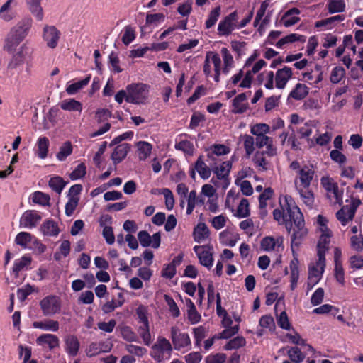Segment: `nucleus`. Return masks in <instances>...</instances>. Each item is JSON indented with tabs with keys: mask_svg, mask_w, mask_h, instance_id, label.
<instances>
[{
	"mask_svg": "<svg viewBox=\"0 0 363 363\" xmlns=\"http://www.w3.org/2000/svg\"><path fill=\"white\" fill-rule=\"evenodd\" d=\"M40 309L45 316H52L61 311L60 298L50 295L45 296L40 301Z\"/></svg>",
	"mask_w": 363,
	"mask_h": 363,
	"instance_id": "423d86ee",
	"label": "nucleus"
},
{
	"mask_svg": "<svg viewBox=\"0 0 363 363\" xmlns=\"http://www.w3.org/2000/svg\"><path fill=\"white\" fill-rule=\"evenodd\" d=\"M255 146L261 149L266 147V150H263L269 157H273L277 155V148L274 146L273 138L267 135L257 136L255 138Z\"/></svg>",
	"mask_w": 363,
	"mask_h": 363,
	"instance_id": "dca6fc26",
	"label": "nucleus"
},
{
	"mask_svg": "<svg viewBox=\"0 0 363 363\" xmlns=\"http://www.w3.org/2000/svg\"><path fill=\"white\" fill-rule=\"evenodd\" d=\"M174 147L176 150H181L189 156H191L194 154V145L191 142L187 140H184L179 141V143H176Z\"/></svg>",
	"mask_w": 363,
	"mask_h": 363,
	"instance_id": "603ef678",
	"label": "nucleus"
},
{
	"mask_svg": "<svg viewBox=\"0 0 363 363\" xmlns=\"http://www.w3.org/2000/svg\"><path fill=\"white\" fill-rule=\"evenodd\" d=\"M293 72L291 68L284 66L282 69H279L275 75V86L277 89H283L289 80L292 77Z\"/></svg>",
	"mask_w": 363,
	"mask_h": 363,
	"instance_id": "f3484780",
	"label": "nucleus"
},
{
	"mask_svg": "<svg viewBox=\"0 0 363 363\" xmlns=\"http://www.w3.org/2000/svg\"><path fill=\"white\" fill-rule=\"evenodd\" d=\"M195 169L203 179H208L211 177V169L204 162L202 155L198 157L195 163Z\"/></svg>",
	"mask_w": 363,
	"mask_h": 363,
	"instance_id": "c9c22d12",
	"label": "nucleus"
},
{
	"mask_svg": "<svg viewBox=\"0 0 363 363\" xmlns=\"http://www.w3.org/2000/svg\"><path fill=\"white\" fill-rule=\"evenodd\" d=\"M43 0H26V5L30 11V13L36 18L39 21L43 19V10L41 6V1Z\"/></svg>",
	"mask_w": 363,
	"mask_h": 363,
	"instance_id": "cd10ccee",
	"label": "nucleus"
},
{
	"mask_svg": "<svg viewBox=\"0 0 363 363\" xmlns=\"http://www.w3.org/2000/svg\"><path fill=\"white\" fill-rule=\"evenodd\" d=\"M220 14V7L216 6L209 13L207 20L206 21L205 26L207 29L213 27L218 21Z\"/></svg>",
	"mask_w": 363,
	"mask_h": 363,
	"instance_id": "bf43d9fd",
	"label": "nucleus"
},
{
	"mask_svg": "<svg viewBox=\"0 0 363 363\" xmlns=\"http://www.w3.org/2000/svg\"><path fill=\"white\" fill-rule=\"evenodd\" d=\"M24 61V56L23 52H18L13 55L9 62L7 65L8 69H17L19 66L22 65Z\"/></svg>",
	"mask_w": 363,
	"mask_h": 363,
	"instance_id": "e2e57ef3",
	"label": "nucleus"
},
{
	"mask_svg": "<svg viewBox=\"0 0 363 363\" xmlns=\"http://www.w3.org/2000/svg\"><path fill=\"white\" fill-rule=\"evenodd\" d=\"M186 305L188 307L189 320L192 324L197 323L201 319V315L198 313L194 303L191 299H187Z\"/></svg>",
	"mask_w": 363,
	"mask_h": 363,
	"instance_id": "3c124183",
	"label": "nucleus"
},
{
	"mask_svg": "<svg viewBox=\"0 0 363 363\" xmlns=\"http://www.w3.org/2000/svg\"><path fill=\"white\" fill-rule=\"evenodd\" d=\"M40 229L45 236L55 237L57 236L60 233L57 223L52 219L45 220Z\"/></svg>",
	"mask_w": 363,
	"mask_h": 363,
	"instance_id": "aec40b11",
	"label": "nucleus"
},
{
	"mask_svg": "<svg viewBox=\"0 0 363 363\" xmlns=\"http://www.w3.org/2000/svg\"><path fill=\"white\" fill-rule=\"evenodd\" d=\"M171 339L174 348L176 350H181L182 348L191 347L189 335L186 333H181L176 326L171 328Z\"/></svg>",
	"mask_w": 363,
	"mask_h": 363,
	"instance_id": "9d476101",
	"label": "nucleus"
},
{
	"mask_svg": "<svg viewBox=\"0 0 363 363\" xmlns=\"http://www.w3.org/2000/svg\"><path fill=\"white\" fill-rule=\"evenodd\" d=\"M49 145L50 141L47 137H40L36 143L35 155L40 159L46 158Z\"/></svg>",
	"mask_w": 363,
	"mask_h": 363,
	"instance_id": "c85d7f7f",
	"label": "nucleus"
},
{
	"mask_svg": "<svg viewBox=\"0 0 363 363\" xmlns=\"http://www.w3.org/2000/svg\"><path fill=\"white\" fill-rule=\"evenodd\" d=\"M287 354L290 360L294 363H301L306 357L298 347L290 348L287 352Z\"/></svg>",
	"mask_w": 363,
	"mask_h": 363,
	"instance_id": "8fccbe9b",
	"label": "nucleus"
},
{
	"mask_svg": "<svg viewBox=\"0 0 363 363\" xmlns=\"http://www.w3.org/2000/svg\"><path fill=\"white\" fill-rule=\"evenodd\" d=\"M110 347L104 342H91L86 350V354L88 357H94L101 352L109 351Z\"/></svg>",
	"mask_w": 363,
	"mask_h": 363,
	"instance_id": "c756f323",
	"label": "nucleus"
},
{
	"mask_svg": "<svg viewBox=\"0 0 363 363\" xmlns=\"http://www.w3.org/2000/svg\"><path fill=\"white\" fill-rule=\"evenodd\" d=\"M326 6L328 13L333 14L345 11L346 4L344 0H329Z\"/></svg>",
	"mask_w": 363,
	"mask_h": 363,
	"instance_id": "ea45409f",
	"label": "nucleus"
},
{
	"mask_svg": "<svg viewBox=\"0 0 363 363\" xmlns=\"http://www.w3.org/2000/svg\"><path fill=\"white\" fill-rule=\"evenodd\" d=\"M33 327L45 331L57 332L59 330L60 324L57 320L45 319L43 321L33 322Z\"/></svg>",
	"mask_w": 363,
	"mask_h": 363,
	"instance_id": "5701e85b",
	"label": "nucleus"
},
{
	"mask_svg": "<svg viewBox=\"0 0 363 363\" xmlns=\"http://www.w3.org/2000/svg\"><path fill=\"white\" fill-rule=\"evenodd\" d=\"M279 203L280 208L273 211V218L279 225H284L289 233L292 232L291 247L294 253L308 235L303 215L291 196L286 195Z\"/></svg>",
	"mask_w": 363,
	"mask_h": 363,
	"instance_id": "f257e3e1",
	"label": "nucleus"
},
{
	"mask_svg": "<svg viewBox=\"0 0 363 363\" xmlns=\"http://www.w3.org/2000/svg\"><path fill=\"white\" fill-rule=\"evenodd\" d=\"M73 148L71 142L66 141L60 147L59 152L56 155V157L60 161H65L66 158L72 152Z\"/></svg>",
	"mask_w": 363,
	"mask_h": 363,
	"instance_id": "49530a36",
	"label": "nucleus"
},
{
	"mask_svg": "<svg viewBox=\"0 0 363 363\" xmlns=\"http://www.w3.org/2000/svg\"><path fill=\"white\" fill-rule=\"evenodd\" d=\"M65 351L69 356H77L79 350L80 343L75 335H67L65 339Z\"/></svg>",
	"mask_w": 363,
	"mask_h": 363,
	"instance_id": "6ab92c4d",
	"label": "nucleus"
},
{
	"mask_svg": "<svg viewBox=\"0 0 363 363\" xmlns=\"http://www.w3.org/2000/svg\"><path fill=\"white\" fill-rule=\"evenodd\" d=\"M315 127V122L309 121L303 123V125L296 129V132L299 134L301 138H307L313 133V129Z\"/></svg>",
	"mask_w": 363,
	"mask_h": 363,
	"instance_id": "09e8293b",
	"label": "nucleus"
},
{
	"mask_svg": "<svg viewBox=\"0 0 363 363\" xmlns=\"http://www.w3.org/2000/svg\"><path fill=\"white\" fill-rule=\"evenodd\" d=\"M34 236L30 233L20 232L17 234L15 238L16 245H20L23 248H27L28 243H31Z\"/></svg>",
	"mask_w": 363,
	"mask_h": 363,
	"instance_id": "a18cd8bd",
	"label": "nucleus"
},
{
	"mask_svg": "<svg viewBox=\"0 0 363 363\" xmlns=\"http://www.w3.org/2000/svg\"><path fill=\"white\" fill-rule=\"evenodd\" d=\"M60 32L54 26H45L43 28V38L50 48H55L58 44Z\"/></svg>",
	"mask_w": 363,
	"mask_h": 363,
	"instance_id": "2eb2a0df",
	"label": "nucleus"
},
{
	"mask_svg": "<svg viewBox=\"0 0 363 363\" xmlns=\"http://www.w3.org/2000/svg\"><path fill=\"white\" fill-rule=\"evenodd\" d=\"M231 168L232 162L225 161L222 162L219 167H212V170L216 174L217 178L221 180L228 179Z\"/></svg>",
	"mask_w": 363,
	"mask_h": 363,
	"instance_id": "7c9ffc66",
	"label": "nucleus"
},
{
	"mask_svg": "<svg viewBox=\"0 0 363 363\" xmlns=\"http://www.w3.org/2000/svg\"><path fill=\"white\" fill-rule=\"evenodd\" d=\"M172 346L164 337L159 336L156 342L152 346L150 356L158 363H164L171 358Z\"/></svg>",
	"mask_w": 363,
	"mask_h": 363,
	"instance_id": "7ed1b4c3",
	"label": "nucleus"
},
{
	"mask_svg": "<svg viewBox=\"0 0 363 363\" xmlns=\"http://www.w3.org/2000/svg\"><path fill=\"white\" fill-rule=\"evenodd\" d=\"M350 210L347 207L343 206L337 213L336 218L341 223L343 226L348 224L350 221H352L354 218H350Z\"/></svg>",
	"mask_w": 363,
	"mask_h": 363,
	"instance_id": "5fc2aeb1",
	"label": "nucleus"
},
{
	"mask_svg": "<svg viewBox=\"0 0 363 363\" xmlns=\"http://www.w3.org/2000/svg\"><path fill=\"white\" fill-rule=\"evenodd\" d=\"M320 258L316 262L315 266H310L307 281L308 290L312 289L321 279L325 267V259L320 262Z\"/></svg>",
	"mask_w": 363,
	"mask_h": 363,
	"instance_id": "6e6552de",
	"label": "nucleus"
},
{
	"mask_svg": "<svg viewBox=\"0 0 363 363\" xmlns=\"http://www.w3.org/2000/svg\"><path fill=\"white\" fill-rule=\"evenodd\" d=\"M36 343L39 346L47 345L50 350L59 347V338L53 334H42L36 339Z\"/></svg>",
	"mask_w": 363,
	"mask_h": 363,
	"instance_id": "a211bd4d",
	"label": "nucleus"
},
{
	"mask_svg": "<svg viewBox=\"0 0 363 363\" xmlns=\"http://www.w3.org/2000/svg\"><path fill=\"white\" fill-rule=\"evenodd\" d=\"M15 0H8L0 8V18L6 22L11 21L14 16L11 10V5Z\"/></svg>",
	"mask_w": 363,
	"mask_h": 363,
	"instance_id": "37998d69",
	"label": "nucleus"
},
{
	"mask_svg": "<svg viewBox=\"0 0 363 363\" xmlns=\"http://www.w3.org/2000/svg\"><path fill=\"white\" fill-rule=\"evenodd\" d=\"M331 235L332 233L328 228L322 229V234L320 236L317 245V255L318 257L320 258V262H323L324 259H325V253L328 250Z\"/></svg>",
	"mask_w": 363,
	"mask_h": 363,
	"instance_id": "4468645a",
	"label": "nucleus"
},
{
	"mask_svg": "<svg viewBox=\"0 0 363 363\" xmlns=\"http://www.w3.org/2000/svg\"><path fill=\"white\" fill-rule=\"evenodd\" d=\"M67 183L60 177H52L49 181V186L57 194H60Z\"/></svg>",
	"mask_w": 363,
	"mask_h": 363,
	"instance_id": "864d4df0",
	"label": "nucleus"
},
{
	"mask_svg": "<svg viewBox=\"0 0 363 363\" xmlns=\"http://www.w3.org/2000/svg\"><path fill=\"white\" fill-rule=\"evenodd\" d=\"M246 155L250 157L255 152V140L253 136L244 135L241 136Z\"/></svg>",
	"mask_w": 363,
	"mask_h": 363,
	"instance_id": "de8ad7c7",
	"label": "nucleus"
},
{
	"mask_svg": "<svg viewBox=\"0 0 363 363\" xmlns=\"http://www.w3.org/2000/svg\"><path fill=\"white\" fill-rule=\"evenodd\" d=\"M345 15H337L325 19L318 21L315 23V28L324 27L325 30H330L335 27V23L345 20Z\"/></svg>",
	"mask_w": 363,
	"mask_h": 363,
	"instance_id": "b1692460",
	"label": "nucleus"
},
{
	"mask_svg": "<svg viewBox=\"0 0 363 363\" xmlns=\"http://www.w3.org/2000/svg\"><path fill=\"white\" fill-rule=\"evenodd\" d=\"M246 100H247V96L245 93H242V94L238 95L233 100V112L235 113H244L247 108V106L245 104Z\"/></svg>",
	"mask_w": 363,
	"mask_h": 363,
	"instance_id": "e433bc0d",
	"label": "nucleus"
},
{
	"mask_svg": "<svg viewBox=\"0 0 363 363\" xmlns=\"http://www.w3.org/2000/svg\"><path fill=\"white\" fill-rule=\"evenodd\" d=\"M209 235V229L204 223H198V225L194 228L193 232L194 240L198 243H201L205 240L208 238Z\"/></svg>",
	"mask_w": 363,
	"mask_h": 363,
	"instance_id": "bb28decb",
	"label": "nucleus"
},
{
	"mask_svg": "<svg viewBox=\"0 0 363 363\" xmlns=\"http://www.w3.org/2000/svg\"><path fill=\"white\" fill-rule=\"evenodd\" d=\"M269 130V126L265 123H257L250 128V133L255 135V137L265 135Z\"/></svg>",
	"mask_w": 363,
	"mask_h": 363,
	"instance_id": "680f3d73",
	"label": "nucleus"
},
{
	"mask_svg": "<svg viewBox=\"0 0 363 363\" xmlns=\"http://www.w3.org/2000/svg\"><path fill=\"white\" fill-rule=\"evenodd\" d=\"M308 90L306 85L298 83L289 93L288 99L292 98L295 100H302L308 94Z\"/></svg>",
	"mask_w": 363,
	"mask_h": 363,
	"instance_id": "2f4dec72",
	"label": "nucleus"
},
{
	"mask_svg": "<svg viewBox=\"0 0 363 363\" xmlns=\"http://www.w3.org/2000/svg\"><path fill=\"white\" fill-rule=\"evenodd\" d=\"M345 75V70L341 66H337L332 69L330 79L333 84L339 83Z\"/></svg>",
	"mask_w": 363,
	"mask_h": 363,
	"instance_id": "052dcab7",
	"label": "nucleus"
},
{
	"mask_svg": "<svg viewBox=\"0 0 363 363\" xmlns=\"http://www.w3.org/2000/svg\"><path fill=\"white\" fill-rule=\"evenodd\" d=\"M249 202L247 199H242L237 209L236 216L239 218H246L250 216Z\"/></svg>",
	"mask_w": 363,
	"mask_h": 363,
	"instance_id": "0e129e2a",
	"label": "nucleus"
},
{
	"mask_svg": "<svg viewBox=\"0 0 363 363\" xmlns=\"http://www.w3.org/2000/svg\"><path fill=\"white\" fill-rule=\"evenodd\" d=\"M138 333L145 345L149 346L152 342L151 335L149 330V324H143L138 328Z\"/></svg>",
	"mask_w": 363,
	"mask_h": 363,
	"instance_id": "69168bd1",
	"label": "nucleus"
},
{
	"mask_svg": "<svg viewBox=\"0 0 363 363\" xmlns=\"http://www.w3.org/2000/svg\"><path fill=\"white\" fill-rule=\"evenodd\" d=\"M32 24V19L26 17L12 27L6 38L4 50L12 52L28 35Z\"/></svg>",
	"mask_w": 363,
	"mask_h": 363,
	"instance_id": "f03ea898",
	"label": "nucleus"
},
{
	"mask_svg": "<svg viewBox=\"0 0 363 363\" xmlns=\"http://www.w3.org/2000/svg\"><path fill=\"white\" fill-rule=\"evenodd\" d=\"M194 337L195 340V345L198 347H201L202 340L206 336V330L203 326H199L197 328H194Z\"/></svg>",
	"mask_w": 363,
	"mask_h": 363,
	"instance_id": "338daca9",
	"label": "nucleus"
},
{
	"mask_svg": "<svg viewBox=\"0 0 363 363\" xmlns=\"http://www.w3.org/2000/svg\"><path fill=\"white\" fill-rule=\"evenodd\" d=\"M300 11L298 9L292 8L283 15L281 21L285 27L294 26L300 21L299 17L295 16V15H298Z\"/></svg>",
	"mask_w": 363,
	"mask_h": 363,
	"instance_id": "393cba45",
	"label": "nucleus"
},
{
	"mask_svg": "<svg viewBox=\"0 0 363 363\" xmlns=\"http://www.w3.org/2000/svg\"><path fill=\"white\" fill-rule=\"evenodd\" d=\"M126 101L133 104H143L148 97L149 86L143 83H133L126 86Z\"/></svg>",
	"mask_w": 363,
	"mask_h": 363,
	"instance_id": "20e7f679",
	"label": "nucleus"
},
{
	"mask_svg": "<svg viewBox=\"0 0 363 363\" xmlns=\"http://www.w3.org/2000/svg\"><path fill=\"white\" fill-rule=\"evenodd\" d=\"M240 239L238 234L233 235L229 230H225L220 233L219 240L220 242L225 245L229 247H234L237 241Z\"/></svg>",
	"mask_w": 363,
	"mask_h": 363,
	"instance_id": "f704fd0d",
	"label": "nucleus"
},
{
	"mask_svg": "<svg viewBox=\"0 0 363 363\" xmlns=\"http://www.w3.org/2000/svg\"><path fill=\"white\" fill-rule=\"evenodd\" d=\"M62 109L69 111H79L82 110V104L74 99H69L62 101L60 104Z\"/></svg>",
	"mask_w": 363,
	"mask_h": 363,
	"instance_id": "79ce46f5",
	"label": "nucleus"
},
{
	"mask_svg": "<svg viewBox=\"0 0 363 363\" xmlns=\"http://www.w3.org/2000/svg\"><path fill=\"white\" fill-rule=\"evenodd\" d=\"M32 201L41 206L49 204L50 196L41 191H35L32 195Z\"/></svg>",
	"mask_w": 363,
	"mask_h": 363,
	"instance_id": "774afa93",
	"label": "nucleus"
},
{
	"mask_svg": "<svg viewBox=\"0 0 363 363\" xmlns=\"http://www.w3.org/2000/svg\"><path fill=\"white\" fill-rule=\"evenodd\" d=\"M290 287L291 290H294L297 286L299 279L298 260L297 258L295 257L290 262Z\"/></svg>",
	"mask_w": 363,
	"mask_h": 363,
	"instance_id": "72a5a7b5",
	"label": "nucleus"
},
{
	"mask_svg": "<svg viewBox=\"0 0 363 363\" xmlns=\"http://www.w3.org/2000/svg\"><path fill=\"white\" fill-rule=\"evenodd\" d=\"M238 20V15L237 11H235L223 20H221L218 26V33L220 36H228L233 30L237 28V23Z\"/></svg>",
	"mask_w": 363,
	"mask_h": 363,
	"instance_id": "0eeeda50",
	"label": "nucleus"
},
{
	"mask_svg": "<svg viewBox=\"0 0 363 363\" xmlns=\"http://www.w3.org/2000/svg\"><path fill=\"white\" fill-rule=\"evenodd\" d=\"M296 189L298 191L303 203L306 206L312 207L314 203V196L313 192L308 189L309 188L298 187Z\"/></svg>",
	"mask_w": 363,
	"mask_h": 363,
	"instance_id": "a19ab883",
	"label": "nucleus"
},
{
	"mask_svg": "<svg viewBox=\"0 0 363 363\" xmlns=\"http://www.w3.org/2000/svg\"><path fill=\"white\" fill-rule=\"evenodd\" d=\"M91 79V75H87L84 79L80 80L77 82H74L69 86H67L66 89V91L69 94H74L77 91H79L80 89L84 88L85 86H86Z\"/></svg>",
	"mask_w": 363,
	"mask_h": 363,
	"instance_id": "c03bdc74",
	"label": "nucleus"
},
{
	"mask_svg": "<svg viewBox=\"0 0 363 363\" xmlns=\"http://www.w3.org/2000/svg\"><path fill=\"white\" fill-rule=\"evenodd\" d=\"M315 172L312 167L303 166L298 171V177L295 179V186L309 188L314 177Z\"/></svg>",
	"mask_w": 363,
	"mask_h": 363,
	"instance_id": "f8f14e48",
	"label": "nucleus"
},
{
	"mask_svg": "<svg viewBox=\"0 0 363 363\" xmlns=\"http://www.w3.org/2000/svg\"><path fill=\"white\" fill-rule=\"evenodd\" d=\"M212 250V247L208 245L194 247V251L198 257L199 263L208 269L211 268L213 263Z\"/></svg>",
	"mask_w": 363,
	"mask_h": 363,
	"instance_id": "1a4fd4ad",
	"label": "nucleus"
},
{
	"mask_svg": "<svg viewBox=\"0 0 363 363\" xmlns=\"http://www.w3.org/2000/svg\"><path fill=\"white\" fill-rule=\"evenodd\" d=\"M222 54L224 67L222 69L223 73L228 74L230 69L233 67L234 60L233 55L230 54L227 48H222L220 50Z\"/></svg>",
	"mask_w": 363,
	"mask_h": 363,
	"instance_id": "58836bf2",
	"label": "nucleus"
},
{
	"mask_svg": "<svg viewBox=\"0 0 363 363\" xmlns=\"http://www.w3.org/2000/svg\"><path fill=\"white\" fill-rule=\"evenodd\" d=\"M267 153L264 151H257L252 158V161L255 166L261 171L268 169L269 162L266 160Z\"/></svg>",
	"mask_w": 363,
	"mask_h": 363,
	"instance_id": "4c0bfd02",
	"label": "nucleus"
},
{
	"mask_svg": "<svg viewBox=\"0 0 363 363\" xmlns=\"http://www.w3.org/2000/svg\"><path fill=\"white\" fill-rule=\"evenodd\" d=\"M246 341L243 337L237 336L228 341L224 346L225 350L238 349L245 345Z\"/></svg>",
	"mask_w": 363,
	"mask_h": 363,
	"instance_id": "4d7b16f0",
	"label": "nucleus"
},
{
	"mask_svg": "<svg viewBox=\"0 0 363 363\" xmlns=\"http://www.w3.org/2000/svg\"><path fill=\"white\" fill-rule=\"evenodd\" d=\"M137 146L139 152L140 160H145L151 153V144L147 142L140 141L138 142Z\"/></svg>",
	"mask_w": 363,
	"mask_h": 363,
	"instance_id": "13d9d810",
	"label": "nucleus"
},
{
	"mask_svg": "<svg viewBox=\"0 0 363 363\" xmlns=\"http://www.w3.org/2000/svg\"><path fill=\"white\" fill-rule=\"evenodd\" d=\"M259 84H263L264 87L267 89H273L274 82H275L274 74L272 71L263 72L260 73L257 77Z\"/></svg>",
	"mask_w": 363,
	"mask_h": 363,
	"instance_id": "473e14b6",
	"label": "nucleus"
},
{
	"mask_svg": "<svg viewBox=\"0 0 363 363\" xmlns=\"http://www.w3.org/2000/svg\"><path fill=\"white\" fill-rule=\"evenodd\" d=\"M32 259L30 256L23 255L20 259L14 261L12 272L15 277L19 276V272L23 269H28V267L31 264Z\"/></svg>",
	"mask_w": 363,
	"mask_h": 363,
	"instance_id": "a878e982",
	"label": "nucleus"
},
{
	"mask_svg": "<svg viewBox=\"0 0 363 363\" xmlns=\"http://www.w3.org/2000/svg\"><path fill=\"white\" fill-rule=\"evenodd\" d=\"M42 220L40 212L35 210L26 211L20 218V226L32 229L35 228Z\"/></svg>",
	"mask_w": 363,
	"mask_h": 363,
	"instance_id": "9b49d317",
	"label": "nucleus"
},
{
	"mask_svg": "<svg viewBox=\"0 0 363 363\" xmlns=\"http://www.w3.org/2000/svg\"><path fill=\"white\" fill-rule=\"evenodd\" d=\"M165 16L162 13H147L146 15L145 23L149 26H157L158 24L164 21Z\"/></svg>",
	"mask_w": 363,
	"mask_h": 363,
	"instance_id": "6e6d98bb",
	"label": "nucleus"
},
{
	"mask_svg": "<svg viewBox=\"0 0 363 363\" xmlns=\"http://www.w3.org/2000/svg\"><path fill=\"white\" fill-rule=\"evenodd\" d=\"M282 243L283 238L281 237H279L277 239H274L272 236H267L262 240L260 245L262 250L264 251L269 252L274 250L276 247H281Z\"/></svg>",
	"mask_w": 363,
	"mask_h": 363,
	"instance_id": "4be33fe9",
	"label": "nucleus"
},
{
	"mask_svg": "<svg viewBox=\"0 0 363 363\" xmlns=\"http://www.w3.org/2000/svg\"><path fill=\"white\" fill-rule=\"evenodd\" d=\"M130 148V145L128 143H123L117 145L111 155V160H113V164H118L122 162V160L127 156Z\"/></svg>",
	"mask_w": 363,
	"mask_h": 363,
	"instance_id": "412c9836",
	"label": "nucleus"
},
{
	"mask_svg": "<svg viewBox=\"0 0 363 363\" xmlns=\"http://www.w3.org/2000/svg\"><path fill=\"white\" fill-rule=\"evenodd\" d=\"M320 184L327 191L330 199H334L333 203L341 206L343 203V190H340L338 184L332 178L323 177L320 179Z\"/></svg>",
	"mask_w": 363,
	"mask_h": 363,
	"instance_id": "39448f33",
	"label": "nucleus"
},
{
	"mask_svg": "<svg viewBox=\"0 0 363 363\" xmlns=\"http://www.w3.org/2000/svg\"><path fill=\"white\" fill-rule=\"evenodd\" d=\"M138 238L140 245L147 247L151 246L155 249H157L161 242L160 233H155L151 237L146 230H141L138 233Z\"/></svg>",
	"mask_w": 363,
	"mask_h": 363,
	"instance_id": "ddd939ff",
	"label": "nucleus"
}]
</instances>
